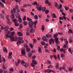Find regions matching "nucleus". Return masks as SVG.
Returning a JSON list of instances; mask_svg holds the SVG:
<instances>
[{
  "label": "nucleus",
  "instance_id": "nucleus-1",
  "mask_svg": "<svg viewBox=\"0 0 73 73\" xmlns=\"http://www.w3.org/2000/svg\"><path fill=\"white\" fill-rule=\"evenodd\" d=\"M20 10H18L17 9H16V8H14L11 11V13L12 14V15L11 16V17L12 19L15 18V13H19L20 12Z\"/></svg>",
  "mask_w": 73,
  "mask_h": 73
},
{
  "label": "nucleus",
  "instance_id": "nucleus-2",
  "mask_svg": "<svg viewBox=\"0 0 73 73\" xmlns=\"http://www.w3.org/2000/svg\"><path fill=\"white\" fill-rule=\"evenodd\" d=\"M6 38L7 37H10L11 38V41H16L17 40V37H13V36H11V35L7 34L6 35Z\"/></svg>",
  "mask_w": 73,
  "mask_h": 73
},
{
  "label": "nucleus",
  "instance_id": "nucleus-3",
  "mask_svg": "<svg viewBox=\"0 0 73 73\" xmlns=\"http://www.w3.org/2000/svg\"><path fill=\"white\" fill-rule=\"evenodd\" d=\"M37 20L35 21L34 22H33V21H29V28H31L32 27L33 25L34 24V25L35 27H36V26L37 23Z\"/></svg>",
  "mask_w": 73,
  "mask_h": 73
},
{
  "label": "nucleus",
  "instance_id": "nucleus-4",
  "mask_svg": "<svg viewBox=\"0 0 73 73\" xmlns=\"http://www.w3.org/2000/svg\"><path fill=\"white\" fill-rule=\"evenodd\" d=\"M18 38L19 40H18L17 43V45L19 46V44H21V43H23L24 42V40L23 39V38L21 37H19Z\"/></svg>",
  "mask_w": 73,
  "mask_h": 73
},
{
  "label": "nucleus",
  "instance_id": "nucleus-5",
  "mask_svg": "<svg viewBox=\"0 0 73 73\" xmlns=\"http://www.w3.org/2000/svg\"><path fill=\"white\" fill-rule=\"evenodd\" d=\"M32 61L33 62L31 63V66L33 67V69H35V65H37V62H36V60H33Z\"/></svg>",
  "mask_w": 73,
  "mask_h": 73
},
{
  "label": "nucleus",
  "instance_id": "nucleus-6",
  "mask_svg": "<svg viewBox=\"0 0 73 73\" xmlns=\"http://www.w3.org/2000/svg\"><path fill=\"white\" fill-rule=\"evenodd\" d=\"M21 64L23 65V66H24L26 68L28 66V64L26 63V62L24 61V60H22L21 61Z\"/></svg>",
  "mask_w": 73,
  "mask_h": 73
},
{
  "label": "nucleus",
  "instance_id": "nucleus-7",
  "mask_svg": "<svg viewBox=\"0 0 73 73\" xmlns=\"http://www.w3.org/2000/svg\"><path fill=\"white\" fill-rule=\"evenodd\" d=\"M21 53L23 56H25L26 54L25 53V48H22Z\"/></svg>",
  "mask_w": 73,
  "mask_h": 73
},
{
  "label": "nucleus",
  "instance_id": "nucleus-8",
  "mask_svg": "<svg viewBox=\"0 0 73 73\" xmlns=\"http://www.w3.org/2000/svg\"><path fill=\"white\" fill-rule=\"evenodd\" d=\"M13 22L15 23V26H17V27L19 26V24L18 23H18V21H17V19H15L13 20Z\"/></svg>",
  "mask_w": 73,
  "mask_h": 73
},
{
  "label": "nucleus",
  "instance_id": "nucleus-9",
  "mask_svg": "<svg viewBox=\"0 0 73 73\" xmlns=\"http://www.w3.org/2000/svg\"><path fill=\"white\" fill-rule=\"evenodd\" d=\"M55 40L56 44L57 45H58V44H59L60 43V42L58 41V37H55Z\"/></svg>",
  "mask_w": 73,
  "mask_h": 73
},
{
  "label": "nucleus",
  "instance_id": "nucleus-10",
  "mask_svg": "<svg viewBox=\"0 0 73 73\" xmlns=\"http://www.w3.org/2000/svg\"><path fill=\"white\" fill-rule=\"evenodd\" d=\"M49 44L50 45L52 44H52H54V40L52 38L50 39L49 40Z\"/></svg>",
  "mask_w": 73,
  "mask_h": 73
},
{
  "label": "nucleus",
  "instance_id": "nucleus-11",
  "mask_svg": "<svg viewBox=\"0 0 73 73\" xmlns=\"http://www.w3.org/2000/svg\"><path fill=\"white\" fill-rule=\"evenodd\" d=\"M12 52H9L8 56V58L9 59H11V58H12Z\"/></svg>",
  "mask_w": 73,
  "mask_h": 73
},
{
  "label": "nucleus",
  "instance_id": "nucleus-12",
  "mask_svg": "<svg viewBox=\"0 0 73 73\" xmlns=\"http://www.w3.org/2000/svg\"><path fill=\"white\" fill-rule=\"evenodd\" d=\"M42 6L41 5H40L39 7H38L37 8L38 10V11H41V10H42Z\"/></svg>",
  "mask_w": 73,
  "mask_h": 73
},
{
  "label": "nucleus",
  "instance_id": "nucleus-13",
  "mask_svg": "<svg viewBox=\"0 0 73 73\" xmlns=\"http://www.w3.org/2000/svg\"><path fill=\"white\" fill-rule=\"evenodd\" d=\"M42 39L44 41H48V40H47L45 36H44L42 38Z\"/></svg>",
  "mask_w": 73,
  "mask_h": 73
},
{
  "label": "nucleus",
  "instance_id": "nucleus-14",
  "mask_svg": "<svg viewBox=\"0 0 73 73\" xmlns=\"http://www.w3.org/2000/svg\"><path fill=\"white\" fill-rule=\"evenodd\" d=\"M68 33L70 34V33H73V31L71 29H68Z\"/></svg>",
  "mask_w": 73,
  "mask_h": 73
},
{
  "label": "nucleus",
  "instance_id": "nucleus-15",
  "mask_svg": "<svg viewBox=\"0 0 73 73\" xmlns=\"http://www.w3.org/2000/svg\"><path fill=\"white\" fill-rule=\"evenodd\" d=\"M7 65H6V64L4 63L3 65V67L4 69H6L7 67H6Z\"/></svg>",
  "mask_w": 73,
  "mask_h": 73
},
{
  "label": "nucleus",
  "instance_id": "nucleus-16",
  "mask_svg": "<svg viewBox=\"0 0 73 73\" xmlns=\"http://www.w3.org/2000/svg\"><path fill=\"white\" fill-rule=\"evenodd\" d=\"M7 22L8 24H9V25H11V22L10 21L9 19H7Z\"/></svg>",
  "mask_w": 73,
  "mask_h": 73
},
{
  "label": "nucleus",
  "instance_id": "nucleus-17",
  "mask_svg": "<svg viewBox=\"0 0 73 73\" xmlns=\"http://www.w3.org/2000/svg\"><path fill=\"white\" fill-rule=\"evenodd\" d=\"M35 29H31L30 31V33H33V32H35Z\"/></svg>",
  "mask_w": 73,
  "mask_h": 73
},
{
  "label": "nucleus",
  "instance_id": "nucleus-18",
  "mask_svg": "<svg viewBox=\"0 0 73 73\" xmlns=\"http://www.w3.org/2000/svg\"><path fill=\"white\" fill-rule=\"evenodd\" d=\"M59 64L58 63H57L56 64V66H55V68L56 69H58L59 68Z\"/></svg>",
  "mask_w": 73,
  "mask_h": 73
},
{
  "label": "nucleus",
  "instance_id": "nucleus-19",
  "mask_svg": "<svg viewBox=\"0 0 73 73\" xmlns=\"http://www.w3.org/2000/svg\"><path fill=\"white\" fill-rule=\"evenodd\" d=\"M3 29H4V31H5L6 32H7V31H8V27H5Z\"/></svg>",
  "mask_w": 73,
  "mask_h": 73
},
{
  "label": "nucleus",
  "instance_id": "nucleus-20",
  "mask_svg": "<svg viewBox=\"0 0 73 73\" xmlns=\"http://www.w3.org/2000/svg\"><path fill=\"white\" fill-rule=\"evenodd\" d=\"M46 36L47 38H48V37H50V38L52 37V35H51L46 34Z\"/></svg>",
  "mask_w": 73,
  "mask_h": 73
},
{
  "label": "nucleus",
  "instance_id": "nucleus-21",
  "mask_svg": "<svg viewBox=\"0 0 73 73\" xmlns=\"http://www.w3.org/2000/svg\"><path fill=\"white\" fill-rule=\"evenodd\" d=\"M4 52H8V50H7V49L6 48V47H4L3 49Z\"/></svg>",
  "mask_w": 73,
  "mask_h": 73
},
{
  "label": "nucleus",
  "instance_id": "nucleus-22",
  "mask_svg": "<svg viewBox=\"0 0 73 73\" xmlns=\"http://www.w3.org/2000/svg\"><path fill=\"white\" fill-rule=\"evenodd\" d=\"M18 35L19 36H23V33H21V32H18L17 33Z\"/></svg>",
  "mask_w": 73,
  "mask_h": 73
},
{
  "label": "nucleus",
  "instance_id": "nucleus-23",
  "mask_svg": "<svg viewBox=\"0 0 73 73\" xmlns=\"http://www.w3.org/2000/svg\"><path fill=\"white\" fill-rule=\"evenodd\" d=\"M15 16L17 18H19V17H20V14L19 13H17L15 15Z\"/></svg>",
  "mask_w": 73,
  "mask_h": 73
},
{
  "label": "nucleus",
  "instance_id": "nucleus-24",
  "mask_svg": "<svg viewBox=\"0 0 73 73\" xmlns=\"http://www.w3.org/2000/svg\"><path fill=\"white\" fill-rule=\"evenodd\" d=\"M9 70H10V71H11V72H13L14 71V69L13 68H9Z\"/></svg>",
  "mask_w": 73,
  "mask_h": 73
},
{
  "label": "nucleus",
  "instance_id": "nucleus-25",
  "mask_svg": "<svg viewBox=\"0 0 73 73\" xmlns=\"http://www.w3.org/2000/svg\"><path fill=\"white\" fill-rule=\"evenodd\" d=\"M24 25H26L28 24V23L26 21H24L23 22Z\"/></svg>",
  "mask_w": 73,
  "mask_h": 73
},
{
  "label": "nucleus",
  "instance_id": "nucleus-26",
  "mask_svg": "<svg viewBox=\"0 0 73 73\" xmlns=\"http://www.w3.org/2000/svg\"><path fill=\"white\" fill-rule=\"evenodd\" d=\"M58 33H56L53 36L54 37H55V38H56V37H57V36H58Z\"/></svg>",
  "mask_w": 73,
  "mask_h": 73
},
{
  "label": "nucleus",
  "instance_id": "nucleus-27",
  "mask_svg": "<svg viewBox=\"0 0 73 73\" xmlns=\"http://www.w3.org/2000/svg\"><path fill=\"white\" fill-rule=\"evenodd\" d=\"M26 52H29L30 50H31V49L29 48H27L26 49Z\"/></svg>",
  "mask_w": 73,
  "mask_h": 73
},
{
  "label": "nucleus",
  "instance_id": "nucleus-28",
  "mask_svg": "<svg viewBox=\"0 0 73 73\" xmlns=\"http://www.w3.org/2000/svg\"><path fill=\"white\" fill-rule=\"evenodd\" d=\"M52 16H53V18H54V19L56 18V14H55V13H53L52 14Z\"/></svg>",
  "mask_w": 73,
  "mask_h": 73
},
{
  "label": "nucleus",
  "instance_id": "nucleus-29",
  "mask_svg": "<svg viewBox=\"0 0 73 73\" xmlns=\"http://www.w3.org/2000/svg\"><path fill=\"white\" fill-rule=\"evenodd\" d=\"M41 45L43 46H44L45 45V42H44L41 41L40 42Z\"/></svg>",
  "mask_w": 73,
  "mask_h": 73
},
{
  "label": "nucleus",
  "instance_id": "nucleus-30",
  "mask_svg": "<svg viewBox=\"0 0 73 73\" xmlns=\"http://www.w3.org/2000/svg\"><path fill=\"white\" fill-rule=\"evenodd\" d=\"M18 20L20 22V23H21V21H22V19H21V18H20V17H19L18 18Z\"/></svg>",
  "mask_w": 73,
  "mask_h": 73
},
{
  "label": "nucleus",
  "instance_id": "nucleus-31",
  "mask_svg": "<svg viewBox=\"0 0 73 73\" xmlns=\"http://www.w3.org/2000/svg\"><path fill=\"white\" fill-rule=\"evenodd\" d=\"M38 52H39V53H41V52L42 51L41 50V48L39 47L38 48Z\"/></svg>",
  "mask_w": 73,
  "mask_h": 73
},
{
  "label": "nucleus",
  "instance_id": "nucleus-32",
  "mask_svg": "<svg viewBox=\"0 0 73 73\" xmlns=\"http://www.w3.org/2000/svg\"><path fill=\"white\" fill-rule=\"evenodd\" d=\"M34 19H36V20H38V16L37 15H35L34 16Z\"/></svg>",
  "mask_w": 73,
  "mask_h": 73
},
{
  "label": "nucleus",
  "instance_id": "nucleus-33",
  "mask_svg": "<svg viewBox=\"0 0 73 73\" xmlns=\"http://www.w3.org/2000/svg\"><path fill=\"white\" fill-rule=\"evenodd\" d=\"M27 21H32V19L29 18V17H27Z\"/></svg>",
  "mask_w": 73,
  "mask_h": 73
},
{
  "label": "nucleus",
  "instance_id": "nucleus-34",
  "mask_svg": "<svg viewBox=\"0 0 73 73\" xmlns=\"http://www.w3.org/2000/svg\"><path fill=\"white\" fill-rule=\"evenodd\" d=\"M0 5L2 7H4V4L2 2H0Z\"/></svg>",
  "mask_w": 73,
  "mask_h": 73
},
{
  "label": "nucleus",
  "instance_id": "nucleus-35",
  "mask_svg": "<svg viewBox=\"0 0 73 73\" xmlns=\"http://www.w3.org/2000/svg\"><path fill=\"white\" fill-rule=\"evenodd\" d=\"M46 9V7H44L43 8L42 7V9L43 12H45V10Z\"/></svg>",
  "mask_w": 73,
  "mask_h": 73
},
{
  "label": "nucleus",
  "instance_id": "nucleus-36",
  "mask_svg": "<svg viewBox=\"0 0 73 73\" xmlns=\"http://www.w3.org/2000/svg\"><path fill=\"white\" fill-rule=\"evenodd\" d=\"M32 54L31 53V52H29V57H31V56H32Z\"/></svg>",
  "mask_w": 73,
  "mask_h": 73
},
{
  "label": "nucleus",
  "instance_id": "nucleus-37",
  "mask_svg": "<svg viewBox=\"0 0 73 73\" xmlns=\"http://www.w3.org/2000/svg\"><path fill=\"white\" fill-rule=\"evenodd\" d=\"M55 5L56 7H58V3L56 2L55 3Z\"/></svg>",
  "mask_w": 73,
  "mask_h": 73
},
{
  "label": "nucleus",
  "instance_id": "nucleus-38",
  "mask_svg": "<svg viewBox=\"0 0 73 73\" xmlns=\"http://www.w3.org/2000/svg\"><path fill=\"white\" fill-rule=\"evenodd\" d=\"M33 42L34 43V44H36V42H37V40H36V39H33Z\"/></svg>",
  "mask_w": 73,
  "mask_h": 73
},
{
  "label": "nucleus",
  "instance_id": "nucleus-39",
  "mask_svg": "<svg viewBox=\"0 0 73 73\" xmlns=\"http://www.w3.org/2000/svg\"><path fill=\"white\" fill-rule=\"evenodd\" d=\"M29 46L32 49L33 48V45L31 43L30 44Z\"/></svg>",
  "mask_w": 73,
  "mask_h": 73
},
{
  "label": "nucleus",
  "instance_id": "nucleus-40",
  "mask_svg": "<svg viewBox=\"0 0 73 73\" xmlns=\"http://www.w3.org/2000/svg\"><path fill=\"white\" fill-rule=\"evenodd\" d=\"M49 12V11L48 10H46L45 11V13L46 14H48V13Z\"/></svg>",
  "mask_w": 73,
  "mask_h": 73
},
{
  "label": "nucleus",
  "instance_id": "nucleus-41",
  "mask_svg": "<svg viewBox=\"0 0 73 73\" xmlns=\"http://www.w3.org/2000/svg\"><path fill=\"white\" fill-rule=\"evenodd\" d=\"M69 42H70V43L73 42V40H72V39H71V38L69 39Z\"/></svg>",
  "mask_w": 73,
  "mask_h": 73
},
{
  "label": "nucleus",
  "instance_id": "nucleus-42",
  "mask_svg": "<svg viewBox=\"0 0 73 73\" xmlns=\"http://www.w3.org/2000/svg\"><path fill=\"white\" fill-rule=\"evenodd\" d=\"M53 57L55 59V60H57V57H56V56L55 55H53Z\"/></svg>",
  "mask_w": 73,
  "mask_h": 73
},
{
  "label": "nucleus",
  "instance_id": "nucleus-43",
  "mask_svg": "<svg viewBox=\"0 0 73 73\" xmlns=\"http://www.w3.org/2000/svg\"><path fill=\"white\" fill-rule=\"evenodd\" d=\"M47 73H50V72H51V71L50 70V69H48L47 70Z\"/></svg>",
  "mask_w": 73,
  "mask_h": 73
},
{
  "label": "nucleus",
  "instance_id": "nucleus-44",
  "mask_svg": "<svg viewBox=\"0 0 73 73\" xmlns=\"http://www.w3.org/2000/svg\"><path fill=\"white\" fill-rule=\"evenodd\" d=\"M64 8L66 10V11H67V10H68V9H69V8L68 7L66 6L64 7Z\"/></svg>",
  "mask_w": 73,
  "mask_h": 73
},
{
  "label": "nucleus",
  "instance_id": "nucleus-45",
  "mask_svg": "<svg viewBox=\"0 0 73 73\" xmlns=\"http://www.w3.org/2000/svg\"><path fill=\"white\" fill-rule=\"evenodd\" d=\"M15 34V32L13 31L11 33V35L12 36H13Z\"/></svg>",
  "mask_w": 73,
  "mask_h": 73
},
{
  "label": "nucleus",
  "instance_id": "nucleus-46",
  "mask_svg": "<svg viewBox=\"0 0 73 73\" xmlns=\"http://www.w3.org/2000/svg\"><path fill=\"white\" fill-rule=\"evenodd\" d=\"M57 58L58 60H60V54H58V55Z\"/></svg>",
  "mask_w": 73,
  "mask_h": 73
},
{
  "label": "nucleus",
  "instance_id": "nucleus-47",
  "mask_svg": "<svg viewBox=\"0 0 73 73\" xmlns=\"http://www.w3.org/2000/svg\"><path fill=\"white\" fill-rule=\"evenodd\" d=\"M66 44H64L63 46V48H67V46H66Z\"/></svg>",
  "mask_w": 73,
  "mask_h": 73
},
{
  "label": "nucleus",
  "instance_id": "nucleus-48",
  "mask_svg": "<svg viewBox=\"0 0 73 73\" xmlns=\"http://www.w3.org/2000/svg\"><path fill=\"white\" fill-rule=\"evenodd\" d=\"M45 3H46V4H48V3H49V1L48 0H45Z\"/></svg>",
  "mask_w": 73,
  "mask_h": 73
},
{
  "label": "nucleus",
  "instance_id": "nucleus-49",
  "mask_svg": "<svg viewBox=\"0 0 73 73\" xmlns=\"http://www.w3.org/2000/svg\"><path fill=\"white\" fill-rule=\"evenodd\" d=\"M21 10L22 12H25L26 11V10H25V9H22Z\"/></svg>",
  "mask_w": 73,
  "mask_h": 73
},
{
  "label": "nucleus",
  "instance_id": "nucleus-50",
  "mask_svg": "<svg viewBox=\"0 0 73 73\" xmlns=\"http://www.w3.org/2000/svg\"><path fill=\"white\" fill-rule=\"evenodd\" d=\"M45 51L47 53H49V50L47 49L45 50Z\"/></svg>",
  "mask_w": 73,
  "mask_h": 73
},
{
  "label": "nucleus",
  "instance_id": "nucleus-51",
  "mask_svg": "<svg viewBox=\"0 0 73 73\" xmlns=\"http://www.w3.org/2000/svg\"><path fill=\"white\" fill-rule=\"evenodd\" d=\"M6 32V33H8V34H11V31H7Z\"/></svg>",
  "mask_w": 73,
  "mask_h": 73
},
{
  "label": "nucleus",
  "instance_id": "nucleus-52",
  "mask_svg": "<svg viewBox=\"0 0 73 73\" xmlns=\"http://www.w3.org/2000/svg\"><path fill=\"white\" fill-rule=\"evenodd\" d=\"M19 63H18V62H15V65L16 66H18V65H19Z\"/></svg>",
  "mask_w": 73,
  "mask_h": 73
},
{
  "label": "nucleus",
  "instance_id": "nucleus-53",
  "mask_svg": "<svg viewBox=\"0 0 73 73\" xmlns=\"http://www.w3.org/2000/svg\"><path fill=\"white\" fill-rule=\"evenodd\" d=\"M26 19V17L25 16H24V17L23 18V21H25Z\"/></svg>",
  "mask_w": 73,
  "mask_h": 73
},
{
  "label": "nucleus",
  "instance_id": "nucleus-54",
  "mask_svg": "<svg viewBox=\"0 0 73 73\" xmlns=\"http://www.w3.org/2000/svg\"><path fill=\"white\" fill-rule=\"evenodd\" d=\"M60 57H61V58H63V57H64V55L62 54L61 55Z\"/></svg>",
  "mask_w": 73,
  "mask_h": 73
},
{
  "label": "nucleus",
  "instance_id": "nucleus-55",
  "mask_svg": "<svg viewBox=\"0 0 73 73\" xmlns=\"http://www.w3.org/2000/svg\"><path fill=\"white\" fill-rule=\"evenodd\" d=\"M9 15H7L6 16V19H7V20L9 19Z\"/></svg>",
  "mask_w": 73,
  "mask_h": 73
},
{
  "label": "nucleus",
  "instance_id": "nucleus-56",
  "mask_svg": "<svg viewBox=\"0 0 73 73\" xmlns=\"http://www.w3.org/2000/svg\"><path fill=\"white\" fill-rule=\"evenodd\" d=\"M27 6H28V5H27L26 4H24L23 5V7H24V8H25L26 7H27Z\"/></svg>",
  "mask_w": 73,
  "mask_h": 73
},
{
  "label": "nucleus",
  "instance_id": "nucleus-57",
  "mask_svg": "<svg viewBox=\"0 0 73 73\" xmlns=\"http://www.w3.org/2000/svg\"><path fill=\"white\" fill-rule=\"evenodd\" d=\"M24 46L25 48H27V47L28 46H27V45L26 44H24Z\"/></svg>",
  "mask_w": 73,
  "mask_h": 73
},
{
  "label": "nucleus",
  "instance_id": "nucleus-58",
  "mask_svg": "<svg viewBox=\"0 0 73 73\" xmlns=\"http://www.w3.org/2000/svg\"><path fill=\"white\" fill-rule=\"evenodd\" d=\"M19 27L21 29L23 28V25L21 24L19 26Z\"/></svg>",
  "mask_w": 73,
  "mask_h": 73
},
{
  "label": "nucleus",
  "instance_id": "nucleus-59",
  "mask_svg": "<svg viewBox=\"0 0 73 73\" xmlns=\"http://www.w3.org/2000/svg\"><path fill=\"white\" fill-rule=\"evenodd\" d=\"M1 1L3 2V3H5H5H6V2H5V0H1Z\"/></svg>",
  "mask_w": 73,
  "mask_h": 73
},
{
  "label": "nucleus",
  "instance_id": "nucleus-60",
  "mask_svg": "<svg viewBox=\"0 0 73 73\" xmlns=\"http://www.w3.org/2000/svg\"><path fill=\"white\" fill-rule=\"evenodd\" d=\"M68 70L71 72V71H72V70L71 68H68Z\"/></svg>",
  "mask_w": 73,
  "mask_h": 73
},
{
  "label": "nucleus",
  "instance_id": "nucleus-61",
  "mask_svg": "<svg viewBox=\"0 0 73 73\" xmlns=\"http://www.w3.org/2000/svg\"><path fill=\"white\" fill-rule=\"evenodd\" d=\"M69 11L70 12H71V13L73 12V10L72 9H69Z\"/></svg>",
  "mask_w": 73,
  "mask_h": 73
},
{
  "label": "nucleus",
  "instance_id": "nucleus-62",
  "mask_svg": "<svg viewBox=\"0 0 73 73\" xmlns=\"http://www.w3.org/2000/svg\"><path fill=\"white\" fill-rule=\"evenodd\" d=\"M10 31H13V28L11 27L10 28Z\"/></svg>",
  "mask_w": 73,
  "mask_h": 73
},
{
  "label": "nucleus",
  "instance_id": "nucleus-63",
  "mask_svg": "<svg viewBox=\"0 0 73 73\" xmlns=\"http://www.w3.org/2000/svg\"><path fill=\"white\" fill-rule=\"evenodd\" d=\"M8 72V71L7 70H5V71H4L3 73H7Z\"/></svg>",
  "mask_w": 73,
  "mask_h": 73
},
{
  "label": "nucleus",
  "instance_id": "nucleus-64",
  "mask_svg": "<svg viewBox=\"0 0 73 73\" xmlns=\"http://www.w3.org/2000/svg\"><path fill=\"white\" fill-rule=\"evenodd\" d=\"M1 18H2V19H3L4 18V16L3 15H1Z\"/></svg>",
  "mask_w": 73,
  "mask_h": 73
}]
</instances>
